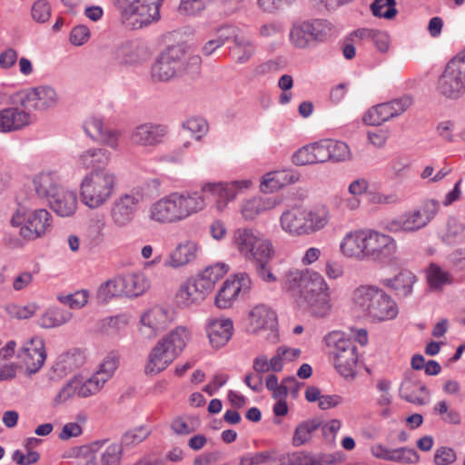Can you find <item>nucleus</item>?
Wrapping results in <instances>:
<instances>
[{
	"mask_svg": "<svg viewBox=\"0 0 465 465\" xmlns=\"http://www.w3.org/2000/svg\"><path fill=\"white\" fill-rule=\"evenodd\" d=\"M251 185L252 181L249 179L227 183H206L203 184L201 192L185 190L173 192L168 195L175 208L177 217L182 222L203 211L207 200L214 202L217 211H224L229 202L234 200L240 193L250 188Z\"/></svg>",
	"mask_w": 465,
	"mask_h": 465,
	"instance_id": "obj_1",
	"label": "nucleus"
},
{
	"mask_svg": "<svg viewBox=\"0 0 465 465\" xmlns=\"http://www.w3.org/2000/svg\"><path fill=\"white\" fill-rule=\"evenodd\" d=\"M341 253L357 261H371L389 265L397 262L398 242L390 234L376 229L351 230L340 242Z\"/></svg>",
	"mask_w": 465,
	"mask_h": 465,
	"instance_id": "obj_2",
	"label": "nucleus"
},
{
	"mask_svg": "<svg viewBox=\"0 0 465 465\" xmlns=\"http://www.w3.org/2000/svg\"><path fill=\"white\" fill-rule=\"evenodd\" d=\"M284 285L299 294L313 315L325 317L331 312L329 287L319 272L290 270L285 274Z\"/></svg>",
	"mask_w": 465,
	"mask_h": 465,
	"instance_id": "obj_3",
	"label": "nucleus"
},
{
	"mask_svg": "<svg viewBox=\"0 0 465 465\" xmlns=\"http://www.w3.org/2000/svg\"><path fill=\"white\" fill-rule=\"evenodd\" d=\"M355 309L374 322L394 319L399 312L396 302L374 285H361L351 296Z\"/></svg>",
	"mask_w": 465,
	"mask_h": 465,
	"instance_id": "obj_4",
	"label": "nucleus"
},
{
	"mask_svg": "<svg viewBox=\"0 0 465 465\" xmlns=\"http://www.w3.org/2000/svg\"><path fill=\"white\" fill-rule=\"evenodd\" d=\"M326 207L304 208L294 206L285 210L280 217L281 228L291 236L311 235L323 229L329 223Z\"/></svg>",
	"mask_w": 465,
	"mask_h": 465,
	"instance_id": "obj_5",
	"label": "nucleus"
},
{
	"mask_svg": "<svg viewBox=\"0 0 465 465\" xmlns=\"http://www.w3.org/2000/svg\"><path fill=\"white\" fill-rule=\"evenodd\" d=\"M116 181L115 173L110 169L88 172L80 183L81 203L91 210L104 206L113 197Z\"/></svg>",
	"mask_w": 465,
	"mask_h": 465,
	"instance_id": "obj_6",
	"label": "nucleus"
},
{
	"mask_svg": "<svg viewBox=\"0 0 465 465\" xmlns=\"http://www.w3.org/2000/svg\"><path fill=\"white\" fill-rule=\"evenodd\" d=\"M190 338V331L184 326L172 330L152 349L145 367L146 373L157 374L165 370L184 350Z\"/></svg>",
	"mask_w": 465,
	"mask_h": 465,
	"instance_id": "obj_7",
	"label": "nucleus"
},
{
	"mask_svg": "<svg viewBox=\"0 0 465 465\" xmlns=\"http://www.w3.org/2000/svg\"><path fill=\"white\" fill-rule=\"evenodd\" d=\"M329 356L340 375L353 377L358 363L357 346L340 331H332L323 338Z\"/></svg>",
	"mask_w": 465,
	"mask_h": 465,
	"instance_id": "obj_8",
	"label": "nucleus"
},
{
	"mask_svg": "<svg viewBox=\"0 0 465 465\" xmlns=\"http://www.w3.org/2000/svg\"><path fill=\"white\" fill-rule=\"evenodd\" d=\"M164 0H114L122 22L125 26L138 30L161 19L160 7Z\"/></svg>",
	"mask_w": 465,
	"mask_h": 465,
	"instance_id": "obj_9",
	"label": "nucleus"
},
{
	"mask_svg": "<svg viewBox=\"0 0 465 465\" xmlns=\"http://www.w3.org/2000/svg\"><path fill=\"white\" fill-rule=\"evenodd\" d=\"M438 90L450 100H458L465 94V48L446 64L439 78Z\"/></svg>",
	"mask_w": 465,
	"mask_h": 465,
	"instance_id": "obj_10",
	"label": "nucleus"
},
{
	"mask_svg": "<svg viewBox=\"0 0 465 465\" xmlns=\"http://www.w3.org/2000/svg\"><path fill=\"white\" fill-rule=\"evenodd\" d=\"M10 223L14 227H20L21 237L33 241L44 236L51 230L53 217L46 209L28 210L25 213L18 210L13 214Z\"/></svg>",
	"mask_w": 465,
	"mask_h": 465,
	"instance_id": "obj_11",
	"label": "nucleus"
},
{
	"mask_svg": "<svg viewBox=\"0 0 465 465\" xmlns=\"http://www.w3.org/2000/svg\"><path fill=\"white\" fill-rule=\"evenodd\" d=\"M234 243L247 259H269L272 252L270 241L252 229H237L234 232Z\"/></svg>",
	"mask_w": 465,
	"mask_h": 465,
	"instance_id": "obj_12",
	"label": "nucleus"
},
{
	"mask_svg": "<svg viewBox=\"0 0 465 465\" xmlns=\"http://www.w3.org/2000/svg\"><path fill=\"white\" fill-rule=\"evenodd\" d=\"M143 201V194L136 189L121 194L115 199L110 211L113 224L120 229L129 226L134 222Z\"/></svg>",
	"mask_w": 465,
	"mask_h": 465,
	"instance_id": "obj_13",
	"label": "nucleus"
},
{
	"mask_svg": "<svg viewBox=\"0 0 465 465\" xmlns=\"http://www.w3.org/2000/svg\"><path fill=\"white\" fill-rule=\"evenodd\" d=\"M161 55L173 67L178 75L187 74L194 76L199 73L201 57L189 53L183 45L170 46Z\"/></svg>",
	"mask_w": 465,
	"mask_h": 465,
	"instance_id": "obj_14",
	"label": "nucleus"
},
{
	"mask_svg": "<svg viewBox=\"0 0 465 465\" xmlns=\"http://www.w3.org/2000/svg\"><path fill=\"white\" fill-rule=\"evenodd\" d=\"M167 134L165 124L147 122L135 125L130 131L129 141L135 146L155 148L164 142Z\"/></svg>",
	"mask_w": 465,
	"mask_h": 465,
	"instance_id": "obj_15",
	"label": "nucleus"
},
{
	"mask_svg": "<svg viewBox=\"0 0 465 465\" xmlns=\"http://www.w3.org/2000/svg\"><path fill=\"white\" fill-rule=\"evenodd\" d=\"M248 328L252 333L268 331L265 339L272 343L278 341L277 316L267 305L259 304L252 309L249 313Z\"/></svg>",
	"mask_w": 465,
	"mask_h": 465,
	"instance_id": "obj_16",
	"label": "nucleus"
},
{
	"mask_svg": "<svg viewBox=\"0 0 465 465\" xmlns=\"http://www.w3.org/2000/svg\"><path fill=\"white\" fill-rule=\"evenodd\" d=\"M20 104L30 111L46 110L58 103L56 91L49 85H40L20 93Z\"/></svg>",
	"mask_w": 465,
	"mask_h": 465,
	"instance_id": "obj_17",
	"label": "nucleus"
},
{
	"mask_svg": "<svg viewBox=\"0 0 465 465\" xmlns=\"http://www.w3.org/2000/svg\"><path fill=\"white\" fill-rule=\"evenodd\" d=\"M173 320L171 310L154 306L141 316L140 331L145 338L154 337L159 331L166 329Z\"/></svg>",
	"mask_w": 465,
	"mask_h": 465,
	"instance_id": "obj_18",
	"label": "nucleus"
},
{
	"mask_svg": "<svg viewBox=\"0 0 465 465\" xmlns=\"http://www.w3.org/2000/svg\"><path fill=\"white\" fill-rule=\"evenodd\" d=\"M84 133L93 140L117 150L122 133L117 129H109L105 126L103 118L91 116L84 123Z\"/></svg>",
	"mask_w": 465,
	"mask_h": 465,
	"instance_id": "obj_19",
	"label": "nucleus"
},
{
	"mask_svg": "<svg viewBox=\"0 0 465 465\" xmlns=\"http://www.w3.org/2000/svg\"><path fill=\"white\" fill-rule=\"evenodd\" d=\"M33 122L29 109L21 105L6 107L0 110V133L9 134L17 132L31 124Z\"/></svg>",
	"mask_w": 465,
	"mask_h": 465,
	"instance_id": "obj_20",
	"label": "nucleus"
},
{
	"mask_svg": "<svg viewBox=\"0 0 465 465\" xmlns=\"http://www.w3.org/2000/svg\"><path fill=\"white\" fill-rule=\"evenodd\" d=\"M19 359L25 364L26 370L35 373L44 365L46 354L45 342L40 337H33L25 341L18 352Z\"/></svg>",
	"mask_w": 465,
	"mask_h": 465,
	"instance_id": "obj_21",
	"label": "nucleus"
},
{
	"mask_svg": "<svg viewBox=\"0 0 465 465\" xmlns=\"http://www.w3.org/2000/svg\"><path fill=\"white\" fill-rule=\"evenodd\" d=\"M120 363V358L115 351L109 352L100 363L98 370L87 380L85 391L97 393L114 374Z\"/></svg>",
	"mask_w": 465,
	"mask_h": 465,
	"instance_id": "obj_22",
	"label": "nucleus"
},
{
	"mask_svg": "<svg viewBox=\"0 0 465 465\" xmlns=\"http://www.w3.org/2000/svg\"><path fill=\"white\" fill-rule=\"evenodd\" d=\"M206 331L209 341L213 348L224 346L233 332V323L229 318H212L207 321Z\"/></svg>",
	"mask_w": 465,
	"mask_h": 465,
	"instance_id": "obj_23",
	"label": "nucleus"
},
{
	"mask_svg": "<svg viewBox=\"0 0 465 465\" xmlns=\"http://www.w3.org/2000/svg\"><path fill=\"white\" fill-rule=\"evenodd\" d=\"M425 227L420 214L416 210L403 213L402 214L387 221L384 229L391 233L412 232Z\"/></svg>",
	"mask_w": 465,
	"mask_h": 465,
	"instance_id": "obj_24",
	"label": "nucleus"
},
{
	"mask_svg": "<svg viewBox=\"0 0 465 465\" xmlns=\"http://www.w3.org/2000/svg\"><path fill=\"white\" fill-rule=\"evenodd\" d=\"M198 252L199 245L194 241L187 240L180 242L169 254L164 265L173 269L185 266L197 258Z\"/></svg>",
	"mask_w": 465,
	"mask_h": 465,
	"instance_id": "obj_25",
	"label": "nucleus"
},
{
	"mask_svg": "<svg viewBox=\"0 0 465 465\" xmlns=\"http://www.w3.org/2000/svg\"><path fill=\"white\" fill-rule=\"evenodd\" d=\"M35 191L38 197L48 202L63 188L58 174L54 172H42L33 179Z\"/></svg>",
	"mask_w": 465,
	"mask_h": 465,
	"instance_id": "obj_26",
	"label": "nucleus"
},
{
	"mask_svg": "<svg viewBox=\"0 0 465 465\" xmlns=\"http://www.w3.org/2000/svg\"><path fill=\"white\" fill-rule=\"evenodd\" d=\"M169 195L163 196L153 203L148 210L149 220L159 224H170L180 222Z\"/></svg>",
	"mask_w": 465,
	"mask_h": 465,
	"instance_id": "obj_27",
	"label": "nucleus"
},
{
	"mask_svg": "<svg viewBox=\"0 0 465 465\" xmlns=\"http://www.w3.org/2000/svg\"><path fill=\"white\" fill-rule=\"evenodd\" d=\"M142 46L136 41H124L112 51L113 60L121 65H134L143 60Z\"/></svg>",
	"mask_w": 465,
	"mask_h": 465,
	"instance_id": "obj_28",
	"label": "nucleus"
},
{
	"mask_svg": "<svg viewBox=\"0 0 465 465\" xmlns=\"http://www.w3.org/2000/svg\"><path fill=\"white\" fill-rule=\"evenodd\" d=\"M111 160V153L104 148H89L83 151L76 158L78 168L84 170L106 169L104 166Z\"/></svg>",
	"mask_w": 465,
	"mask_h": 465,
	"instance_id": "obj_29",
	"label": "nucleus"
},
{
	"mask_svg": "<svg viewBox=\"0 0 465 465\" xmlns=\"http://www.w3.org/2000/svg\"><path fill=\"white\" fill-rule=\"evenodd\" d=\"M299 177L296 172L291 170L270 172L262 177L261 188L264 193H272L286 185L296 183Z\"/></svg>",
	"mask_w": 465,
	"mask_h": 465,
	"instance_id": "obj_30",
	"label": "nucleus"
},
{
	"mask_svg": "<svg viewBox=\"0 0 465 465\" xmlns=\"http://www.w3.org/2000/svg\"><path fill=\"white\" fill-rule=\"evenodd\" d=\"M228 265L225 263H215L206 267L200 274L193 278L202 292L206 295L214 288L215 283L222 279L228 272Z\"/></svg>",
	"mask_w": 465,
	"mask_h": 465,
	"instance_id": "obj_31",
	"label": "nucleus"
},
{
	"mask_svg": "<svg viewBox=\"0 0 465 465\" xmlns=\"http://www.w3.org/2000/svg\"><path fill=\"white\" fill-rule=\"evenodd\" d=\"M307 25L310 39L313 46L316 44L325 43L336 35V30L331 22L322 18H311L304 20Z\"/></svg>",
	"mask_w": 465,
	"mask_h": 465,
	"instance_id": "obj_32",
	"label": "nucleus"
},
{
	"mask_svg": "<svg viewBox=\"0 0 465 465\" xmlns=\"http://www.w3.org/2000/svg\"><path fill=\"white\" fill-rule=\"evenodd\" d=\"M51 208L61 217L73 215L77 209V196L74 192L64 188L49 202Z\"/></svg>",
	"mask_w": 465,
	"mask_h": 465,
	"instance_id": "obj_33",
	"label": "nucleus"
},
{
	"mask_svg": "<svg viewBox=\"0 0 465 465\" xmlns=\"http://www.w3.org/2000/svg\"><path fill=\"white\" fill-rule=\"evenodd\" d=\"M426 391V386L415 375L405 376L399 389L400 397L411 403L424 405L425 400L420 392Z\"/></svg>",
	"mask_w": 465,
	"mask_h": 465,
	"instance_id": "obj_34",
	"label": "nucleus"
},
{
	"mask_svg": "<svg viewBox=\"0 0 465 465\" xmlns=\"http://www.w3.org/2000/svg\"><path fill=\"white\" fill-rule=\"evenodd\" d=\"M89 389L87 387V380L84 382H82L81 380L77 378L71 379L67 381L62 389L58 391L56 396L54 399V404L59 405L64 403L66 401L72 399L74 396L77 395L79 397L86 398L91 395L95 394L94 391H85L84 389ZM91 390V387H90Z\"/></svg>",
	"mask_w": 465,
	"mask_h": 465,
	"instance_id": "obj_35",
	"label": "nucleus"
},
{
	"mask_svg": "<svg viewBox=\"0 0 465 465\" xmlns=\"http://www.w3.org/2000/svg\"><path fill=\"white\" fill-rule=\"evenodd\" d=\"M276 203L272 197H252L242 202L241 213L245 220H253L259 214L274 208Z\"/></svg>",
	"mask_w": 465,
	"mask_h": 465,
	"instance_id": "obj_36",
	"label": "nucleus"
},
{
	"mask_svg": "<svg viewBox=\"0 0 465 465\" xmlns=\"http://www.w3.org/2000/svg\"><path fill=\"white\" fill-rule=\"evenodd\" d=\"M205 296L206 294L202 292L193 278H191L180 286L176 293V300L180 305L188 307L203 301Z\"/></svg>",
	"mask_w": 465,
	"mask_h": 465,
	"instance_id": "obj_37",
	"label": "nucleus"
},
{
	"mask_svg": "<svg viewBox=\"0 0 465 465\" xmlns=\"http://www.w3.org/2000/svg\"><path fill=\"white\" fill-rule=\"evenodd\" d=\"M255 51V45L243 35L229 46L231 58L235 63L241 64L247 63L252 57Z\"/></svg>",
	"mask_w": 465,
	"mask_h": 465,
	"instance_id": "obj_38",
	"label": "nucleus"
},
{
	"mask_svg": "<svg viewBox=\"0 0 465 465\" xmlns=\"http://www.w3.org/2000/svg\"><path fill=\"white\" fill-rule=\"evenodd\" d=\"M288 39L290 45L295 49L305 50L313 46L304 20L295 21L292 24Z\"/></svg>",
	"mask_w": 465,
	"mask_h": 465,
	"instance_id": "obj_39",
	"label": "nucleus"
},
{
	"mask_svg": "<svg viewBox=\"0 0 465 465\" xmlns=\"http://www.w3.org/2000/svg\"><path fill=\"white\" fill-rule=\"evenodd\" d=\"M73 318V313L59 307L47 309L37 320V324L45 329L59 327Z\"/></svg>",
	"mask_w": 465,
	"mask_h": 465,
	"instance_id": "obj_40",
	"label": "nucleus"
},
{
	"mask_svg": "<svg viewBox=\"0 0 465 465\" xmlns=\"http://www.w3.org/2000/svg\"><path fill=\"white\" fill-rule=\"evenodd\" d=\"M337 461L334 454L306 451L295 452L290 458L291 465H332Z\"/></svg>",
	"mask_w": 465,
	"mask_h": 465,
	"instance_id": "obj_41",
	"label": "nucleus"
},
{
	"mask_svg": "<svg viewBox=\"0 0 465 465\" xmlns=\"http://www.w3.org/2000/svg\"><path fill=\"white\" fill-rule=\"evenodd\" d=\"M415 282V276L408 271L397 274L393 278L381 280V283L396 292L397 295L405 297L412 292V285Z\"/></svg>",
	"mask_w": 465,
	"mask_h": 465,
	"instance_id": "obj_42",
	"label": "nucleus"
},
{
	"mask_svg": "<svg viewBox=\"0 0 465 465\" xmlns=\"http://www.w3.org/2000/svg\"><path fill=\"white\" fill-rule=\"evenodd\" d=\"M123 292L128 297L143 294L149 288V282L142 273H130L122 277Z\"/></svg>",
	"mask_w": 465,
	"mask_h": 465,
	"instance_id": "obj_43",
	"label": "nucleus"
},
{
	"mask_svg": "<svg viewBox=\"0 0 465 465\" xmlns=\"http://www.w3.org/2000/svg\"><path fill=\"white\" fill-rule=\"evenodd\" d=\"M321 425L322 421L318 419L307 420L299 423L295 428L292 437L293 446L300 447L308 443Z\"/></svg>",
	"mask_w": 465,
	"mask_h": 465,
	"instance_id": "obj_44",
	"label": "nucleus"
},
{
	"mask_svg": "<svg viewBox=\"0 0 465 465\" xmlns=\"http://www.w3.org/2000/svg\"><path fill=\"white\" fill-rule=\"evenodd\" d=\"M427 280L430 288L440 290L444 285L453 282V276L435 263H431L427 270Z\"/></svg>",
	"mask_w": 465,
	"mask_h": 465,
	"instance_id": "obj_45",
	"label": "nucleus"
},
{
	"mask_svg": "<svg viewBox=\"0 0 465 465\" xmlns=\"http://www.w3.org/2000/svg\"><path fill=\"white\" fill-rule=\"evenodd\" d=\"M411 104L412 98L409 95H403L390 102L380 104L379 105L383 111V115L390 120L403 114Z\"/></svg>",
	"mask_w": 465,
	"mask_h": 465,
	"instance_id": "obj_46",
	"label": "nucleus"
},
{
	"mask_svg": "<svg viewBox=\"0 0 465 465\" xmlns=\"http://www.w3.org/2000/svg\"><path fill=\"white\" fill-rule=\"evenodd\" d=\"M239 296L238 289L231 280H226L215 296V304L220 309L230 308Z\"/></svg>",
	"mask_w": 465,
	"mask_h": 465,
	"instance_id": "obj_47",
	"label": "nucleus"
},
{
	"mask_svg": "<svg viewBox=\"0 0 465 465\" xmlns=\"http://www.w3.org/2000/svg\"><path fill=\"white\" fill-rule=\"evenodd\" d=\"M151 74L154 82H167L175 76H179L173 67L161 54L153 64Z\"/></svg>",
	"mask_w": 465,
	"mask_h": 465,
	"instance_id": "obj_48",
	"label": "nucleus"
},
{
	"mask_svg": "<svg viewBox=\"0 0 465 465\" xmlns=\"http://www.w3.org/2000/svg\"><path fill=\"white\" fill-rule=\"evenodd\" d=\"M465 239V223L451 218L448 221L447 231L443 240L449 244H455Z\"/></svg>",
	"mask_w": 465,
	"mask_h": 465,
	"instance_id": "obj_49",
	"label": "nucleus"
},
{
	"mask_svg": "<svg viewBox=\"0 0 465 465\" xmlns=\"http://www.w3.org/2000/svg\"><path fill=\"white\" fill-rule=\"evenodd\" d=\"M90 293L87 290H80L66 295H58L57 300L73 310H79L84 307L89 300Z\"/></svg>",
	"mask_w": 465,
	"mask_h": 465,
	"instance_id": "obj_50",
	"label": "nucleus"
},
{
	"mask_svg": "<svg viewBox=\"0 0 465 465\" xmlns=\"http://www.w3.org/2000/svg\"><path fill=\"white\" fill-rule=\"evenodd\" d=\"M329 161L345 162L351 159V151L349 146L341 141L327 139Z\"/></svg>",
	"mask_w": 465,
	"mask_h": 465,
	"instance_id": "obj_51",
	"label": "nucleus"
},
{
	"mask_svg": "<svg viewBox=\"0 0 465 465\" xmlns=\"http://www.w3.org/2000/svg\"><path fill=\"white\" fill-rule=\"evenodd\" d=\"M124 295L122 277L108 280L98 290V298L104 302L114 296Z\"/></svg>",
	"mask_w": 465,
	"mask_h": 465,
	"instance_id": "obj_52",
	"label": "nucleus"
},
{
	"mask_svg": "<svg viewBox=\"0 0 465 465\" xmlns=\"http://www.w3.org/2000/svg\"><path fill=\"white\" fill-rule=\"evenodd\" d=\"M395 0H374L371 5L373 15L391 19L397 14Z\"/></svg>",
	"mask_w": 465,
	"mask_h": 465,
	"instance_id": "obj_53",
	"label": "nucleus"
},
{
	"mask_svg": "<svg viewBox=\"0 0 465 465\" xmlns=\"http://www.w3.org/2000/svg\"><path fill=\"white\" fill-rule=\"evenodd\" d=\"M149 434L150 430L145 426L132 429L122 436V445L124 447H133L144 440Z\"/></svg>",
	"mask_w": 465,
	"mask_h": 465,
	"instance_id": "obj_54",
	"label": "nucleus"
},
{
	"mask_svg": "<svg viewBox=\"0 0 465 465\" xmlns=\"http://www.w3.org/2000/svg\"><path fill=\"white\" fill-rule=\"evenodd\" d=\"M5 309L10 317L18 320H25L31 318L36 312L37 306L35 303L27 305L10 303L7 304Z\"/></svg>",
	"mask_w": 465,
	"mask_h": 465,
	"instance_id": "obj_55",
	"label": "nucleus"
},
{
	"mask_svg": "<svg viewBox=\"0 0 465 465\" xmlns=\"http://www.w3.org/2000/svg\"><path fill=\"white\" fill-rule=\"evenodd\" d=\"M128 324V317L125 314L106 317L101 322V328L104 331L116 333L124 330Z\"/></svg>",
	"mask_w": 465,
	"mask_h": 465,
	"instance_id": "obj_56",
	"label": "nucleus"
},
{
	"mask_svg": "<svg viewBox=\"0 0 465 465\" xmlns=\"http://www.w3.org/2000/svg\"><path fill=\"white\" fill-rule=\"evenodd\" d=\"M419 460V453L414 449L406 447L393 449L392 457H391V461L407 464H415L418 463Z\"/></svg>",
	"mask_w": 465,
	"mask_h": 465,
	"instance_id": "obj_57",
	"label": "nucleus"
},
{
	"mask_svg": "<svg viewBox=\"0 0 465 465\" xmlns=\"http://www.w3.org/2000/svg\"><path fill=\"white\" fill-rule=\"evenodd\" d=\"M211 0H181L179 12L184 15L195 16L202 13Z\"/></svg>",
	"mask_w": 465,
	"mask_h": 465,
	"instance_id": "obj_58",
	"label": "nucleus"
},
{
	"mask_svg": "<svg viewBox=\"0 0 465 465\" xmlns=\"http://www.w3.org/2000/svg\"><path fill=\"white\" fill-rule=\"evenodd\" d=\"M183 126L196 140H200L208 131V124L203 118H190Z\"/></svg>",
	"mask_w": 465,
	"mask_h": 465,
	"instance_id": "obj_59",
	"label": "nucleus"
},
{
	"mask_svg": "<svg viewBox=\"0 0 465 465\" xmlns=\"http://www.w3.org/2000/svg\"><path fill=\"white\" fill-rule=\"evenodd\" d=\"M82 364L79 352H67L58 357L56 365L64 371H71Z\"/></svg>",
	"mask_w": 465,
	"mask_h": 465,
	"instance_id": "obj_60",
	"label": "nucleus"
},
{
	"mask_svg": "<svg viewBox=\"0 0 465 465\" xmlns=\"http://www.w3.org/2000/svg\"><path fill=\"white\" fill-rule=\"evenodd\" d=\"M106 227L105 217L103 214H94L89 220L88 232L97 242H102L104 237V229Z\"/></svg>",
	"mask_w": 465,
	"mask_h": 465,
	"instance_id": "obj_61",
	"label": "nucleus"
},
{
	"mask_svg": "<svg viewBox=\"0 0 465 465\" xmlns=\"http://www.w3.org/2000/svg\"><path fill=\"white\" fill-rule=\"evenodd\" d=\"M122 455V446L116 443L110 444L101 457V465H119Z\"/></svg>",
	"mask_w": 465,
	"mask_h": 465,
	"instance_id": "obj_62",
	"label": "nucleus"
},
{
	"mask_svg": "<svg viewBox=\"0 0 465 465\" xmlns=\"http://www.w3.org/2000/svg\"><path fill=\"white\" fill-rule=\"evenodd\" d=\"M31 14L35 22L45 23L51 15V7L45 0H37L32 6Z\"/></svg>",
	"mask_w": 465,
	"mask_h": 465,
	"instance_id": "obj_63",
	"label": "nucleus"
},
{
	"mask_svg": "<svg viewBox=\"0 0 465 465\" xmlns=\"http://www.w3.org/2000/svg\"><path fill=\"white\" fill-rule=\"evenodd\" d=\"M455 460L456 453L451 448L442 446L435 450L433 459L435 465H450Z\"/></svg>",
	"mask_w": 465,
	"mask_h": 465,
	"instance_id": "obj_64",
	"label": "nucleus"
}]
</instances>
